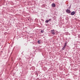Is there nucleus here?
<instances>
[{"instance_id": "1", "label": "nucleus", "mask_w": 80, "mask_h": 80, "mask_svg": "<svg viewBox=\"0 0 80 80\" xmlns=\"http://www.w3.org/2000/svg\"><path fill=\"white\" fill-rule=\"evenodd\" d=\"M54 31L55 30H54V29L51 30V33H52V35H55V32Z\"/></svg>"}, {"instance_id": "2", "label": "nucleus", "mask_w": 80, "mask_h": 80, "mask_svg": "<svg viewBox=\"0 0 80 80\" xmlns=\"http://www.w3.org/2000/svg\"><path fill=\"white\" fill-rule=\"evenodd\" d=\"M66 12L67 13H71V11H70V10L68 9H67L66 10Z\"/></svg>"}, {"instance_id": "3", "label": "nucleus", "mask_w": 80, "mask_h": 80, "mask_svg": "<svg viewBox=\"0 0 80 80\" xmlns=\"http://www.w3.org/2000/svg\"><path fill=\"white\" fill-rule=\"evenodd\" d=\"M67 45V42H66L65 43V44L63 46V48H62V50H65V47H66V46Z\"/></svg>"}, {"instance_id": "4", "label": "nucleus", "mask_w": 80, "mask_h": 80, "mask_svg": "<svg viewBox=\"0 0 80 80\" xmlns=\"http://www.w3.org/2000/svg\"><path fill=\"white\" fill-rule=\"evenodd\" d=\"M75 11H73L72 12H71V15H75Z\"/></svg>"}, {"instance_id": "5", "label": "nucleus", "mask_w": 80, "mask_h": 80, "mask_svg": "<svg viewBox=\"0 0 80 80\" xmlns=\"http://www.w3.org/2000/svg\"><path fill=\"white\" fill-rule=\"evenodd\" d=\"M52 7H55V3H52Z\"/></svg>"}, {"instance_id": "6", "label": "nucleus", "mask_w": 80, "mask_h": 80, "mask_svg": "<svg viewBox=\"0 0 80 80\" xmlns=\"http://www.w3.org/2000/svg\"><path fill=\"white\" fill-rule=\"evenodd\" d=\"M53 18V20H55L56 19V16H54Z\"/></svg>"}, {"instance_id": "7", "label": "nucleus", "mask_w": 80, "mask_h": 80, "mask_svg": "<svg viewBox=\"0 0 80 80\" xmlns=\"http://www.w3.org/2000/svg\"><path fill=\"white\" fill-rule=\"evenodd\" d=\"M44 32V31L43 30H42L41 31V33H43Z\"/></svg>"}, {"instance_id": "8", "label": "nucleus", "mask_w": 80, "mask_h": 80, "mask_svg": "<svg viewBox=\"0 0 80 80\" xmlns=\"http://www.w3.org/2000/svg\"><path fill=\"white\" fill-rule=\"evenodd\" d=\"M48 22H49V20H47L45 22L46 23H48Z\"/></svg>"}, {"instance_id": "9", "label": "nucleus", "mask_w": 80, "mask_h": 80, "mask_svg": "<svg viewBox=\"0 0 80 80\" xmlns=\"http://www.w3.org/2000/svg\"><path fill=\"white\" fill-rule=\"evenodd\" d=\"M40 42H41L40 41L38 40V43H39V44H40Z\"/></svg>"}, {"instance_id": "10", "label": "nucleus", "mask_w": 80, "mask_h": 80, "mask_svg": "<svg viewBox=\"0 0 80 80\" xmlns=\"http://www.w3.org/2000/svg\"><path fill=\"white\" fill-rule=\"evenodd\" d=\"M49 20V21H51V19H49V20Z\"/></svg>"}, {"instance_id": "11", "label": "nucleus", "mask_w": 80, "mask_h": 80, "mask_svg": "<svg viewBox=\"0 0 80 80\" xmlns=\"http://www.w3.org/2000/svg\"><path fill=\"white\" fill-rule=\"evenodd\" d=\"M78 11L79 12H80V8H79Z\"/></svg>"}, {"instance_id": "12", "label": "nucleus", "mask_w": 80, "mask_h": 80, "mask_svg": "<svg viewBox=\"0 0 80 80\" xmlns=\"http://www.w3.org/2000/svg\"><path fill=\"white\" fill-rule=\"evenodd\" d=\"M41 20H42V21H44V20L43 19H41Z\"/></svg>"}, {"instance_id": "13", "label": "nucleus", "mask_w": 80, "mask_h": 80, "mask_svg": "<svg viewBox=\"0 0 80 80\" xmlns=\"http://www.w3.org/2000/svg\"><path fill=\"white\" fill-rule=\"evenodd\" d=\"M71 6H70V7L69 8V9L70 8H71Z\"/></svg>"}]
</instances>
